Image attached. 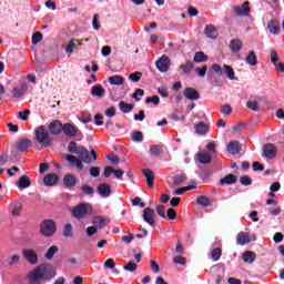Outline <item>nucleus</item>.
I'll return each mask as SVG.
<instances>
[{
  "instance_id": "obj_1",
  "label": "nucleus",
  "mask_w": 284,
  "mask_h": 284,
  "mask_svg": "<svg viewBox=\"0 0 284 284\" xmlns=\"http://www.w3.org/2000/svg\"><path fill=\"white\" fill-rule=\"evenodd\" d=\"M68 152H70V154H77L80 159V161H82L83 163H92V159L93 161H97L98 156H97V151H94V149H91V152L88 151V149H85L82 145H78L75 141H71L68 145ZM91 158H90V154Z\"/></svg>"
},
{
  "instance_id": "obj_2",
  "label": "nucleus",
  "mask_w": 284,
  "mask_h": 284,
  "mask_svg": "<svg viewBox=\"0 0 284 284\" xmlns=\"http://www.w3.org/2000/svg\"><path fill=\"white\" fill-rule=\"evenodd\" d=\"M34 141L42 145V148H50L52 145V138L45 125H40L34 130Z\"/></svg>"
},
{
  "instance_id": "obj_3",
  "label": "nucleus",
  "mask_w": 284,
  "mask_h": 284,
  "mask_svg": "<svg viewBox=\"0 0 284 284\" xmlns=\"http://www.w3.org/2000/svg\"><path fill=\"white\" fill-rule=\"evenodd\" d=\"M40 234L45 239H52L57 234V222L52 219L43 220L40 223Z\"/></svg>"
},
{
  "instance_id": "obj_4",
  "label": "nucleus",
  "mask_w": 284,
  "mask_h": 284,
  "mask_svg": "<svg viewBox=\"0 0 284 284\" xmlns=\"http://www.w3.org/2000/svg\"><path fill=\"white\" fill-rule=\"evenodd\" d=\"M92 214V206L89 203H80L72 210V216L81 221Z\"/></svg>"
},
{
  "instance_id": "obj_5",
  "label": "nucleus",
  "mask_w": 284,
  "mask_h": 284,
  "mask_svg": "<svg viewBox=\"0 0 284 284\" xmlns=\"http://www.w3.org/2000/svg\"><path fill=\"white\" fill-rule=\"evenodd\" d=\"M233 12H235L237 17H250V12H252L250 1H244L242 6H234Z\"/></svg>"
},
{
  "instance_id": "obj_6",
  "label": "nucleus",
  "mask_w": 284,
  "mask_h": 284,
  "mask_svg": "<svg viewBox=\"0 0 284 284\" xmlns=\"http://www.w3.org/2000/svg\"><path fill=\"white\" fill-rule=\"evenodd\" d=\"M48 130L50 134H53V136H59V134L63 132V123L61 120H53L49 123Z\"/></svg>"
},
{
  "instance_id": "obj_7",
  "label": "nucleus",
  "mask_w": 284,
  "mask_h": 284,
  "mask_svg": "<svg viewBox=\"0 0 284 284\" xmlns=\"http://www.w3.org/2000/svg\"><path fill=\"white\" fill-rule=\"evenodd\" d=\"M22 256L31 265H37V263H39V255H37V252H34V250H23Z\"/></svg>"
},
{
  "instance_id": "obj_8",
  "label": "nucleus",
  "mask_w": 284,
  "mask_h": 284,
  "mask_svg": "<svg viewBox=\"0 0 284 284\" xmlns=\"http://www.w3.org/2000/svg\"><path fill=\"white\" fill-rule=\"evenodd\" d=\"M97 192L102 199H108L112 196V187H110V184L108 183L99 184L97 187Z\"/></svg>"
},
{
  "instance_id": "obj_9",
  "label": "nucleus",
  "mask_w": 284,
  "mask_h": 284,
  "mask_svg": "<svg viewBox=\"0 0 284 284\" xmlns=\"http://www.w3.org/2000/svg\"><path fill=\"white\" fill-rule=\"evenodd\" d=\"M155 65L160 72H168V70H170V58L168 55H162L155 62Z\"/></svg>"
},
{
  "instance_id": "obj_10",
  "label": "nucleus",
  "mask_w": 284,
  "mask_h": 284,
  "mask_svg": "<svg viewBox=\"0 0 284 284\" xmlns=\"http://www.w3.org/2000/svg\"><path fill=\"white\" fill-rule=\"evenodd\" d=\"M62 132L65 134V136L72 139L77 136L79 129L74 126L72 123H64L62 124Z\"/></svg>"
},
{
  "instance_id": "obj_11",
  "label": "nucleus",
  "mask_w": 284,
  "mask_h": 284,
  "mask_svg": "<svg viewBox=\"0 0 284 284\" xmlns=\"http://www.w3.org/2000/svg\"><path fill=\"white\" fill-rule=\"evenodd\" d=\"M154 216H156V213H154V210H152L151 207L144 209L142 217L145 221V223L151 225V227H154Z\"/></svg>"
},
{
  "instance_id": "obj_12",
  "label": "nucleus",
  "mask_w": 284,
  "mask_h": 284,
  "mask_svg": "<svg viewBox=\"0 0 284 284\" xmlns=\"http://www.w3.org/2000/svg\"><path fill=\"white\" fill-rule=\"evenodd\" d=\"M30 140L28 138H20L16 141V149L18 152H27L30 148Z\"/></svg>"
},
{
  "instance_id": "obj_13",
  "label": "nucleus",
  "mask_w": 284,
  "mask_h": 284,
  "mask_svg": "<svg viewBox=\"0 0 284 284\" xmlns=\"http://www.w3.org/2000/svg\"><path fill=\"white\" fill-rule=\"evenodd\" d=\"M92 223L95 229L103 230V227H105V225L110 223V220L105 216L98 215L93 217Z\"/></svg>"
},
{
  "instance_id": "obj_14",
  "label": "nucleus",
  "mask_w": 284,
  "mask_h": 284,
  "mask_svg": "<svg viewBox=\"0 0 284 284\" xmlns=\"http://www.w3.org/2000/svg\"><path fill=\"white\" fill-rule=\"evenodd\" d=\"M184 97L189 101H199V99H201V93H199L194 88H186L184 90Z\"/></svg>"
},
{
  "instance_id": "obj_15",
  "label": "nucleus",
  "mask_w": 284,
  "mask_h": 284,
  "mask_svg": "<svg viewBox=\"0 0 284 284\" xmlns=\"http://www.w3.org/2000/svg\"><path fill=\"white\" fill-rule=\"evenodd\" d=\"M63 185L69 190H72V187H77V176L72 173L64 175Z\"/></svg>"
},
{
  "instance_id": "obj_16",
  "label": "nucleus",
  "mask_w": 284,
  "mask_h": 284,
  "mask_svg": "<svg viewBox=\"0 0 284 284\" xmlns=\"http://www.w3.org/2000/svg\"><path fill=\"white\" fill-rule=\"evenodd\" d=\"M263 154L266 159H274L276 156V146L272 143L264 145Z\"/></svg>"
},
{
  "instance_id": "obj_17",
  "label": "nucleus",
  "mask_w": 284,
  "mask_h": 284,
  "mask_svg": "<svg viewBox=\"0 0 284 284\" xmlns=\"http://www.w3.org/2000/svg\"><path fill=\"white\" fill-rule=\"evenodd\" d=\"M91 95L97 99H103L105 89L101 84H95L91 88Z\"/></svg>"
},
{
  "instance_id": "obj_18",
  "label": "nucleus",
  "mask_w": 284,
  "mask_h": 284,
  "mask_svg": "<svg viewBox=\"0 0 284 284\" xmlns=\"http://www.w3.org/2000/svg\"><path fill=\"white\" fill-rule=\"evenodd\" d=\"M27 92H28V84L22 83L20 88H13L11 91V94L13 99H21V97H23V94H26Z\"/></svg>"
},
{
  "instance_id": "obj_19",
  "label": "nucleus",
  "mask_w": 284,
  "mask_h": 284,
  "mask_svg": "<svg viewBox=\"0 0 284 284\" xmlns=\"http://www.w3.org/2000/svg\"><path fill=\"white\" fill-rule=\"evenodd\" d=\"M65 161L71 163V165H75L78 170H83V161L74 155L67 154L64 155Z\"/></svg>"
},
{
  "instance_id": "obj_20",
  "label": "nucleus",
  "mask_w": 284,
  "mask_h": 284,
  "mask_svg": "<svg viewBox=\"0 0 284 284\" xmlns=\"http://www.w3.org/2000/svg\"><path fill=\"white\" fill-rule=\"evenodd\" d=\"M226 150L229 152V154H240L241 152V142L240 141H231L227 146Z\"/></svg>"
},
{
  "instance_id": "obj_21",
  "label": "nucleus",
  "mask_w": 284,
  "mask_h": 284,
  "mask_svg": "<svg viewBox=\"0 0 284 284\" xmlns=\"http://www.w3.org/2000/svg\"><path fill=\"white\" fill-rule=\"evenodd\" d=\"M267 28L271 34H278V32H281V22L276 19H272L268 21Z\"/></svg>"
},
{
  "instance_id": "obj_22",
  "label": "nucleus",
  "mask_w": 284,
  "mask_h": 284,
  "mask_svg": "<svg viewBox=\"0 0 284 284\" xmlns=\"http://www.w3.org/2000/svg\"><path fill=\"white\" fill-rule=\"evenodd\" d=\"M58 181L59 175H57L55 173H49L43 179L44 185H48L49 187H52V185H57Z\"/></svg>"
},
{
  "instance_id": "obj_23",
  "label": "nucleus",
  "mask_w": 284,
  "mask_h": 284,
  "mask_svg": "<svg viewBox=\"0 0 284 284\" xmlns=\"http://www.w3.org/2000/svg\"><path fill=\"white\" fill-rule=\"evenodd\" d=\"M142 174L146 179V185L149 187H154V172L151 169L142 170Z\"/></svg>"
},
{
  "instance_id": "obj_24",
  "label": "nucleus",
  "mask_w": 284,
  "mask_h": 284,
  "mask_svg": "<svg viewBox=\"0 0 284 284\" xmlns=\"http://www.w3.org/2000/svg\"><path fill=\"white\" fill-rule=\"evenodd\" d=\"M9 209L11 210L12 216H21V211L23 210V204H21V202H12L9 205Z\"/></svg>"
},
{
  "instance_id": "obj_25",
  "label": "nucleus",
  "mask_w": 284,
  "mask_h": 284,
  "mask_svg": "<svg viewBox=\"0 0 284 284\" xmlns=\"http://www.w3.org/2000/svg\"><path fill=\"white\" fill-rule=\"evenodd\" d=\"M17 185L20 190H26L27 187H30V185H32V181H30V178L28 175H22L18 180Z\"/></svg>"
},
{
  "instance_id": "obj_26",
  "label": "nucleus",
  "mask_w": 284,
  "mask_h": 284,
  "mask_svg": "<svg viewBox=\"0 0 284 284\" xmlns=\"http://www.w3.org/2000/svg\"><path fill=\"white\" fill-rule=\"evenodd\" d=\"M245 61L251 67L258 65V57L256 55V52L250 51L248 54L245 58Z\"/></svg>"
},
{
  "instance_id": "obj_27",
  "label": "nucleus",
  "mask_w": 284,
  "mask_h": 284,
  "mask_svg": "<svg viewBox=\"0 0 284 284\" xmlns=\"http://www.w3.org/2000/svg\"><path fill=\"white\" fill-rule=\"evenodd\" d=\"M237 178L234 174H227L220 180V185H234L236 183Z\"/></svg>"
},
{
  "instance_id": "obj_28",
  "label": "nucleus",
  "mask_w": 284,
  "mask_h": 284,
  "mask_svg": "<svg viewBox=\"0 0 284 284\" xmlns=\"http://www.w3.org/2000/svg\"><path fill=\"white\" fill-rule=\"evenodd\" d=\"M237 245H247V243H251L252 240H250V234L245 232H240L236 236Z\"/></svg>"
},
{
  "instance_id": "obj_29",
  "label": "nucleus",
  "mask_w": 284,
  "mask_h": 284,
  "mask_svg": "<svg viewBox=\"0 0 284 284\" xmlns=\"http://www.w3.org/2000/svg\"><path fill=\"white\" fill-rule=\"evenodd\" d=\"M243 49V41L241 39H233L230 41V50L233 52H241Z\"/></svg>"
},
{
  "instance_id": "obj_30",
  "label": "nucleus",
  "mask_w": 284,
  "mask_h": 284,
  "mask_svg": "<svg viewBox=\"0 0 284 284\" xmlns=\"http://www.w3.org/2000/svg\"><path fill=\"white\" fill-rule=\"evenodd\" d=\"M194 128L196 134L200 135L207 134L210 132V125H207L205 122H199Z\"/></svg>"
},
{
  "instance_id": "obj_31",
  "label": "nucleus",
  "mask_w": 284,
  "mask_h": 284,
  "mask_svg": "<svg viewBox=\"0 0 284 284\" xmlns=\"http://www.w3.org/2000/svg\"><path fill=\"white\" fill-rule=\"evenodd\" d=\"M242 261H244V263H254V261H256V253L252 252V251H246L242 254Z\"/></svg>"
},
{
  "instance_id": "obj_32",
  "label": "nucleus",
  "mask_w": 284,
  "mask_h": 284,
  "mask_svg": "<svg viewBox=\"0 0 284 284\" xmlns=\"http://www.w3.org/2000/svg\"><path fill=\"white\" fill-rule=\"evenodd\" d=\"M207 55L203 51H197L194 54L193 61L194 63H207Z\"/></svg>"
},
{
  "instance_id": "obj_33",
  "label": "nucleus",
  "mask_w": 284,
  "mask_h": 284,
  "mask_svg": "<svg viewBox=\"0 0 284 284\" xmlns=\"http://www.w3.org/2000/svg\"><path fill=\"white\" fill-rule=\"evenodd\" d=\"M224 74L230 79V81H236L234 69L231 65H223Z\"/></svg>"
},
{
  "instance_id": "obj_34",
  "label": "nucleus",
  "mask_w": 284,
  "mask_h": 284,
  "mask_svg": "<svg viewBox=\"0 0 284 284\" xmlns=\"http://www.w3.org/2000/svg\"><path fill=\"white\" fill-rule=\"evenodd\" d=\"M119 109L121 110V112H123V114H130V112L134 110V104H130L128 102L121 101L119 103Z\"/></svg>"
},
{
  "instance_id": "obj_35",
  "label": "nucleus",
  "mask_w": 284,
  "mask_h": 284,
  "mask_svg": "<svg viewBox=\"0 0 284 284\" xmlns=\"http://www.w3.org/2000/svg\"><path fill=\"white\" fill-rule=\"evenodd\" d=\"M80 191L82 196H94V187L88 184H83Z\"/></svg>"
},
{
  "instance_id": "obj_36",
  "label": "nucleus",
  "mask_w": 284,
  "mask_h": 284,
  "mask_svg": "<svg viewBox=\"0 0 284 284\" xmlns=\"http://www.w3.org/2000/svg\"><path fill=\"white\" fill-rule=\"evenodd\" d=\"M109 83L111 85H123L125 78H123V75H113L109 78Z\"/></svg>"
},
{
  "instance_id": "obj_37",
  "label": "nucleus",
  "mask_w": 284,
  "mask_h": 284,
  "mask_svg": "<svg viewBox=\"0 0 284 284\" xmlns=\"http://www.w3.org/2000/svg\"><path fill=\"white\" fill-rule=\"evenodd\" d=\"M150 154L151 156H155V158L161 156V154H163V146L159 144L151 145Z\"/></svg>"
},
{
  "instance_id": "obj_38",
  "label": "nucleus",
  "mask_w": 284,
  "mask_h": 284,
  "mask_svg": "<svg viewBox=\"0 0 284 284\" xmlns=\"http://www.w3.org/2000/svg\"><path fill=\"white\" fill-rule=\"evenodd\" d=\"M215 32L216 27L213 24H207L204 29V34L207 37V39H216V36H214Z\"/></svg>"
},
{
  "instance_id": "obj_39",
  "label": "nucleus",
  "mask_w": 284,
  "mask_h": 284,
  "mask_svg": "<svg viewBox=\"0 0 284 284\" xmlns=\"http://www.w3.org/2000/svg\"><path fill=\"white\" fill-rule=\"evenodd\" d=\"M197 161L200 163H202L203 165H207V164L212 163V156L207 153H199Z\"/></svg>"
},
{
  "instance_id": "obj_40",
  "label": "nucleus",
  "mask_w": 284,
  "mask_h": 284,
  "mask_svg": "<svg viewBox=\"0 0 284 284\" xmlns=\"http://www.w3.org/2000/svg\"><path fill=\"white\" fill-rule=\"evenodd\" d=\"M172 181L173 185L179 186L184 183V181H187V175H185V173L176 174L172 178Z\"/></svg>"
},
{
  "instance_id": "obj_41",
  "label": "nucleus",
  "mask_w": 284,
  "mask_h": 284,
  "mask_svg": "<svg viewBox=\"0 0 284 284\" xmlns=\"http://www.w3.org/2000/svg\"><path fill=\"white\" fill-rule=\"evenodd\" d=\"M77 45H82V43L77 39L70 40L69 44L65 48V52L69 54H72V52H74V48H77Z\"/></svg>"
},
{
  "instance_id": "obj_42",
  "label": "nucleus",
  "mask_w": 284,
  "mask_h": 284,
  "mask_svg": "<svg viewBox=\"0 0 284 284\" xmlns=\"http://www.w3.org/2000/svg\"><path fill=\"white\" fill-rule=\"evenodd\" d=\"M180 70H182L183 74H190V72L194 70V63H192V61H186L185 64L180 65Z\"/></svg>"
},
{
  "instance_id": "obj_43",
  "label": "nucleus",
  "mask_w": 284,
  "mask_h": 284,
  "mask_svg": "<svg viewBox=\"0 0 284 284\" xmlns=\"http://www.w3.org/2000/svg\"><path fill=\"white\" fill-rule=\"evenodd\" d=\"M58 252H59L58 246H51L48 248L47 253L44 254V258H47V261H52V258H54V254H57Z\"/></svg>"
},
{
  "instance_id": "obj_44",
  "label": "nucleus",
  "mask_w": 284,
  "mask_h": 284,
  "mask_svg": "<svg viewBox=\"0 0 284 284\" xmlns=\"http://www.w3.org/2000/svg\"><path fill=\"white\" fill-rule=\"evenodd\" d=\"M196 203L197 205H202V207H210V205H212V202H210V197L205 195L199 196Z\"/></svg>"
},
{
  "instance_id": "obj_45",
  "label": "nucleus",
  "mask_w": 284,
  "mask_h": 284,
  "mask_svg": "<svg viewBox=\"0 0 284 284\" xmlns=\"http://www.w3.org/2000/svg\"><path fill=\"white\" fill-rule=\"evenodd\" d=\"M104 267L106 270H113V273L114 274H119V271L114 267H116V262H114V258H108L105 262H104Z\"/></svg>"
},
{
  "instance_id": "obj_46",
  "label": "nucleus",
  "mask_w": 284,
  "mask_h": 284,
  "mask_svg": "<svg viewBox=\"0 0 284 284\" xmlns=\"http://www.w3.org/2000/svg\"><path fill=\"white\" fill-rule=\"evenodd\" d=\"M221 256H223V250L221 247H216L211 252L212 261H220Z\"/></svg>"
},
{
  "instance_id": "obj_47",
  "label": "nucleus",
  "mask_w": 284,
  "mask_h": 284,
  "mask_svg": "<svg viewBox=\"0 0 284 284\" xmlns=\"http://www.w3.org/2000/svg\"><path fill=\"white\" fill-rule=\"evenodd\" d=\"M43 41V33L41 32H34L32 38H31V43L32 45H37V43H41Z\"/></svg>"
},
{
  "instance_id": "obj_48",
  "label": "nucleus",
  "mask_w": 284,
  "mask_h": 284,
  "mask_svg": "<svg viewBox=\"0 0 284 284\" xmlns=\"http://www.w3.org/2000/svg\"><path fill=\"white\" fill-rule=\"evenodd\" d=\"M190 190H196V185H189L184 187L176 189L174 194L181 196V194H185V192H190Z\"/></svg>"
},
{
  "instance_id": "obj_49",
  "label": "nucleus",
  "mask_w": 284,
  "mask_h": 284,
  "mask_svg": "<svg viewBox=\"0 0 284 284\" xmlns=\"http://www.w3.org/2000/svg\"><path fill=\"white\" fill-rule=\"evenodd\" d=\"M132 141L141 143L143 141V133L141 131H133L131 134Z\"/></svg>"
},
{
  "instance_id": "obj_50",
  "label": "nucleus",
  "mask_w": 284,
  "mask_h": 284,
  "mask_svg": "<svg viewBox=\"0 0 284 284\" xmlns=\"http://www.w3.org/2000/svg\"><path fill=\"white\" fill-rule=\"evenodd\" d=\"M141 77H143V73L140 71L133 72L129 75L130 81L133 83H139L141 81Z\"/></svg>"
},
{
  "instance_id": "obj_51",
  "label": "nucleus",
  "mask_w": 284,
  "mask_h": 284,
  "mask_svg": "<svg viewBox=\"0 0 284 284\" xmlns=\"http://www.w3.org/2000/svg\"><path fill=\"white\" fill-rule=\"evenodd\" d=\"M62 235L65 239H70V236H72V224L68 223L64 225L63 231H62Z\"/></svg>"
},
{
  "instance_id": "obj_52",
  "label": "nucleus",
  "mask_w": 284,
  "mask_h": 284,
  "mask_svg": "<svg viewBox=\"0 0 284 284\" xmlns=\"http://www.w3.org/2000/svg\"><path fill=\"white\" fill-rule=\"evenodd\" d=\"M221 114H224V116H230L232 114V105L230 104H223L220 109Z\"/></svg>"
},
{
  "instance_id": "obj_53",
  "label": "nucleus",
  "mask_w": 284,
  "mask_h": 284,
  "mask_svg": "<svg viewBox=\"0 0 284 284\" xmlns=\"http://www.w3.org/2000/svg\"><path fill=\"white\" fill-rule=\"evenodd\" d=\"M89 174L91 176H93L94 179H97L101 174V168H99V166H91L90 170H89Z\"/></svg>"
},
{
  "instance_id": "obj_54",
  "label": "nucleus",
  "mask_w": 284,
  "mask_h": 284,
  "mask_svg": "<svg viewBox=\"0 0 284 284\" xmlns=\"http://www.w3.org/2000/svg\"><path fill=\"white\" fill-rule=\"evenodd\" d=\"M136 267H139L136 263L129 262L126 265L123 266V270H125L126 272H136Z\"/></svg>"
},
{
  "instance_id": "obj_55",
  "label": "nucleus",
  "mask_w": 284,
  "mask_h": 284,
  "mask_svg": "<svg viewBox=\"0 0 284 284\" xmlns=\"http://www.w3.org/2000/svg\"><path fill=\"white\" fill-rule=\"evenodd\" d=\"M246 108H248V110H253V112H258V102L257 101H247Z\"/></svg>"
},
{
  "instance_id": "obj_56",
  "label": "nucleus",
  "mask_w": 284,
  "mask_h": 284,
  "mask_svg": "<svg viewBox=\"0 0 284 284\" xmlns=\"http://www.w3.org/2000/svg\"><path fill=\"white\" fill-rule=\"evenodd\" d=\"M145 103H153V105H159V103H161V99L159 95L149 97L146 98Z\"/></svg>"
},
{
  "instance_id": "obj_57",
  "label": "nucleus",
  "mask_w": 284,
  "mask_h": 284,
  "mask_svg": "<svg viewBox=\"0 0 284 284\" xmlns=\"http://www.w3.org/2000/svg\"><path fill=\"white\" fill-rule=\"evenodd\" d=\"M79 121H81V123H90V121H92V116L90 113H81Z\"/></svg>"
},
{
  "instance_id": "obj_58",
  "label": "nucleus",
  "mask_w": 284,
  "mask_h": 284,
  "mask_svg": "<svg viewBox=\"0 0 284 284\" xmlns=\"http://www.w3.org/2000/svg\"><path fill=\"white\" fill-rule=\"evenodd\" d=\"M240 183L241 185H252V178H250L248 175H244L242 178H240Z\"/></svg>"
},
{
  "instance_id": "obj_59",
  "label": "nucleus",
  "mask_w": 284,
  "mask_h": 284,
  "mask_svg": "<svg viewBox=\"0 0 284 284\" xmlns=\"http://www.w3.org/2000/svg\"><path fill=\"white\" fill-rule=\"evenodd\" d=\"M156 213L161 216V219H168V216L165 215V206L162 204H159L156 206Z\"/></svg>"
},
{
  "instance_id": "obj_60",
  "label": "nucleus",
  "mask_w": 284,
  "mask_h": 284,
  "mask_svg": "<svg viewBox=\"0 0 284 284\" xmlns=\"http://www.w3.org/2000/svg\"><path fill=\"white\" fill-rule=\"evenodd\" d=\"M271 62L273 65L278 63V52L275 49L271 50Z\"/></svg>"
},
{
  "instance_id": "obj_61",
  "label": "nucleus",
  "mask_w": 284,
  "mask_h": 284,
  "mask_svg": "<svg viewBox=\"0 0 284 284\" xmlns=\"http://www.w3.org/2000/svg\"><path fill=\"white\" fill-rule=\"evenodd\" d=\"M195 72L197 77H205V74L207 73V65H203L202 68H195Z\"/></svg>"
},
{
  "instance_id": "obj_62",
  "label": "nucleus",
  "mask_w": 284,
  "mask_h": 284,
  "mask_svg": "<svg viewBox=\"0 0 284 284\" xmlns=\"http://www.w3.org/2000/svg\"><path fill=\"white\" fill-rule=\"evenodd\" d=\"M28 116H30V110L20 111L18 113V119H21V121H28Z\"/></svg>"
},
{
  "instance_id": "obj_63",
  "label": "nucleus",
  "mask_w": 284,
  "mask_h": 284,
  "mask_svg": "<svg viewBox=\"0 0 284 284\" xmlns=\"http://www.w3.org/2000/svg\"><path fill=\"white\" fill-rule=\"evenodd\" d=\"M166 216H168L169 221L176 220V211L174 209H169L166 211Z\"/></svg>"
},
{
  "instance_id": "obj_64",
  "label": "nucleus",
  "mask_w": 284,
  "mask_h": 284,
  "mask_svg": "<svg viewBox=\"0 0 284 284\" xmlns=\"http://www.w3.org/2000/svg\"><path fill=\"white\" fill-rule=\"evenodd\" d=\"M8 160H9L8 152H2L0 154V168L6 165V163H8Z\"/></svg>"
}]
</instances>
